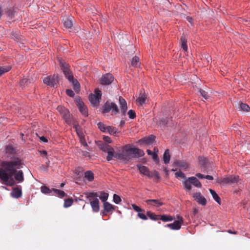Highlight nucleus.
Masks as SVG:
<instances>
[{
  "label": "nucleus",
  "mask_w": 250,
  "mask_h": 250,
  "mask_svg": "<svg viewBox=\"0 0 250 250\" xmlns=\"http://www.w3.org/2000/svg\"><path fill=\"white\" fill-rule=\"evenodd\" d=\"M28 83V79L26 78H23L21 80L20 82H19L20 85L21 86H23L26 84Z\"/></svg>",
  "instance_id": "obj_51"
},
{
  "label": "nucleus",
  "mask_w": 250,
  "mask_h": 250,
  "mask_svg": "<svg viewBox=\"0 0 250 250\" xmlns=\"http://www.w3.org/2000/svg\"><path fill=\"white\" fill-rule=\"evenodd\" d=\"M205 178H206L208 180H212L213 179V178L212 176H210V175H207L205 176Z\"/></svg>",
  "instance_id": "obj_60"
},
{
  "label": "nucleus",
  "mask_w": 250,
  "mask_h": 250,
  "mask_svg": "<svg viewBox=\"0 0 250 250\" xmlns=\"http://www.w3.org/2000/svg\"><path fill=\"white\" fill-rule=\"evenodd\" d=\"M115 158L125 161L129 160V156L125 151V147L122 153H115Z\"/></svg>",
  "instance_id": "obj_20"
},
{
  "label": "nucleus",
  "mask_w": 250,
  "mask_h": 250,
  "mask_svg": "<svg viewBox=\"0 0 250 250\" xmlns=\"http://www.w3.org/2000/svg\"><path fill=\"white\" fill-rule=\"evenodd\" d=\"M125 121H121L120 122L121 125H123L125 124Z\"/></svg>",
  "instance_id": "obj_64"
},
{
  "label": "nucleus",
  "mask_w": 250,
  "mask_h": 250,
  "mask_svg": "<svg viewBox=\"0 0 250 250\" xmlns=\"http://www.w3.org/2000/svg\"><path fill=\"white\" fill-rule=\"evenodd\" d=\"M184 189L187 191H190L191 190V185L195 187L201 188L202 184L200 181L195 177H189L188 179H186L183 183Z\"/></svg>",
  "instance_id": "obj_4"
},
{
  "label": "nucleus",
  "mask_w": 250,
  "mask_h": 250,
  "mask_svg": "<svg viewBox=\"0 0 250 250\" xmlns=\"http://www.w3.org/2000/svg\"><path fill=\"white\" fill-rule=\"evenodd\" d=\"M199 161L201 165L203 166H205L206 163L207 162V159L202 157H200L199 158Z\"/></svg>",
  "instance_id": "obj_50"
},
{
  "label": "nucleus",
  "mask_w": 250,
  "mask_h": 250,
  "mask_svg": "<svg viewBox=\"0 0 250 250\" xmlns=\"http://www.w3.org/2000/svg\"><path fill=\"white\" fill-rule=\"evenodd\" d=\"M99 147L101 149H102L104 152H107L109 150V148H112V147L107 145L106 143H102L99 145Z\"/></svg>",
  "instance_id": "obj_36"
},
{
  "label": "nucleus",
  "mask_w": 250,
  "mask_h": 250,
  "mask_svg": "<svg viewBox=\"0 0 250 250\" xmlns=\"http://www.w3.org/2000/svg\"><path fill=\"white\" fill-rule=\"evenodd\" d=\"M160 219L164 222L171 221L174 219V218L171 216H167L166 215H160Z\"/></svg>",
  "instance_id": "obj_37"
},
{
  "label": "nucleus",
  "mask_w": 250,
  "mask_h": 250,
  "mask_svg": "<svg viewBox=\"0 0 250 250\" xmlns=\"http://www.w3.org/2000/svg\"><path fill=\"white\" fill-rule=\"evenodd\" d=\"M239 108L241 110L248 112L250 110V107L246 104L240 103L239 104Z\"/></svg>",
  "instance_id": "obj_33"
},
{
  "label": "nucleus",
  "mask_w": 250,
  "mask_h": 250,
  "mask_svg": "<svg viewBox=\"0 0 250 250\" xmlns=\"http://www.w3.org/2000/svg\"><path fill=\"white\" fill-rule=\"evenodd\" d=\"M59 62L61 69L65 77L72 83L74 90L76 92H79L80 89V84L76 79H74L72 73L69 68V64L62 59H59Z\"/></svg>",
  "instance_id": "obj_2"
},
{
  "label": "nucleus",
  "mask_w": 250,
  "mask_h": 250,
  "mask_svg": "<svg viewBox=\"0 0 250 250\" xmlns=\"http://www.w3.org/2000/svg\"><path fill=\"white\" fill-rule=\"evenodd\" d=\"M152 156L153 159L155 161H158V155L156 152H153Z\"/></svg>",
  "instance_id": "obj_56"
},
{
  "label": "nucleus",
  "mask_w": 250,
  "mask_h": 250,
  "mask_svg": "<svg viewBox=\"0 0 250 250\" xmlns=\"http://www.w3.org/2000/svg\"><path fill=\"white\" fill-rule=\"evenodd\" d=\"M137 167L141 174L146 175L149 178H152L151 172L149 171V169L146 167L141 165H137Z\"/></svg>",
  "instance_id": "obj_14"
},
{
  "label": "nucleus",
  "mask_w": 250,
  "mask_h": 250,
  "mask_svg": "<svg viewBox=\"0 0 250 250\" xmlns=\"http://www.w3.org/2000/svg\"><path fill=\"white\" fill-rule=\"evenodd\" d=\"M110 111L113 114H116L119 112V109L114 103L107 101L103 106V112L104 113H108Z\"/></svg>",
  "instance_id": "obj_7"
},
{
  "label": "nucleus",
  "mask_w": 250,
  "mask_h": 250,
  "mask_svg": "<svg viewBox=\"0 0 250 250\" xmlns=\"http://www.w3.org/2000/svg\"><path fill=\"white\" fill-rule=\"evenodd\" d=\"M114 77L111 74L107 73L103 75L101 79V83L103 85H108L112 83Z\"/></svg>",
  "instance_id": "obj_12"
},
{
  "label": "nucleus",
  "mask_w": 250,
  "mask_h": 250,
  "mask_svg": "<svg viewBox=\"0 0 250 250\" xmlns=\"http://www.w3.org/2000/svg\"><path fill=\"white\" fill-rule=\"evenodd\" d=\"M107 153V156L106 160L107 161H110L112 160L113 158H115L114 149L113 147L109 148V150L106 152Z\"/></svg>",
  "instance_id": "obj_27"
},
{
  "label": "nucleus",
  "mask_w": 250,
  "mask_h": 250,
  "mask_svg": "<svg viewBox=\"0 0 250 250\" xmlns=\"http://www.w3.org/2000/svg\"><path fill=\"white\" fill-rule=\"evenodd\" d=\"M132 208L136 212H138V213L142 211H144V210L142 209L141 208H140L139 206H137L135 204H132L131 205Z\"/></svg>",
  "instance_id": "obj_45"
},
{
  "label": "nucleus",
  "mask_w": 250,
  "mask_h": 250,
  "mask_svg": "<svg viewBox=\"0 0 250 250\" xmlns=\"http://www.w3.org/2000/svg\"><path fill=\"white\" fill-rule=\"evenodd\" d=\"M125 151L129 156V159L130 157L139 158L145 155L144 151L137 148H132L125 146Z\"/></svg>",
  "instance_id": "obj_5"
},
{
  "label": "nucleus",
  "mask_w": 250,
  "mask_h": 250,
  "mask_svg": "<svg viewBox=\"0 0 250 250\" xmlns=\"http://www.w3.org/2000/svg\"><path fill=\"white\" fill-rule=\"evenodd\" d=\"M173 165L174 166L179 167L184 170H187L188 167V165L186 162L179 160L175 161L173 164Z\"/></svg>",
  "instance_id": "obj_19"
},
{
  "label": "nucleus",
  "mask_w": 250,
  "mask_h": 250,
  "mask_svg": "<svg viewBox=\"0 0 250 250\" xmlns=\"http://www.w3.org/2000/svg\"><path fill=\"white\" fill-rule=\"evenodd\" d=\"M113 198L114 202L117 204H119L122 201L121 197L116 194H114Z\"/></svg>",
  "instance_id": "obj_43"
},
{
  "label": "nucleus",
  "mask_w": 250,
  "mask_h": 250,
  "mask_svg": "<svg viewBox=\"0 0 250 250\" xmlns=\"http://www.w3.org/2000/svg\"><path fill=\"white\" fill-rule=\"evenodd\" d=\"M193 197L195 199L197 202L202 205L205 206L207 204L206 198L202 195L200 192H196L193 194Z\"/></svg>",
  "instance_id": "obj_13"
},
{
  "label": "nucleus",
  "mask_w": 250,
  "mask_h": 250,
  "mask_svg": "<svg viewBox=\"0 0 250 250\" xmlns=\"http://www.w3.org/2000/svg\"><path fill=\"white\" fill-rule=\"evenodd\" d=\"M74 127L75 128L76 131L77 132V135H78L79 138L84 137V134L82 131V130L80 129V128L79 127L78 125H75Z\"/></svg>",
  "instance_id": "obj_39"
},
{
  "label": "nucleus",
  "mask_w": 250,
  "mask_h": 250,
  "mask_svg": "<svg viewBox=\"0 0 250 250\" xmlns=\"http://www.w3.org/2000/svg\"><path fill=\"white\" fill-rule=\"evenodd\" d=\"M73 203V200L72 198H68L64 200V207L68 208L70 207Z\"/></svg>",
  "instance_id": "obj_40"
},
{
  "label": "nucleus",
  "mask_w": 250,
  "mask_h": 250,
  "mask_svg": "<svg viewBox=\"0 0 250 250\" xmlns=\"http://www.w3.org/2000/svg\"><path fill=\"white\" fill-rule=\"evenodd\" d=\"M84 177L89 182L92 181L94 179V174L90 170L87 171L84 173Z\"/></svg>",
  "instance_id": "obj_32"
},
{
  "label": "nucleus",
  "mask_w": 250,
  "mask_h": 250,
  "mask_svg": "<svg viewBox=\"0 0 250 250\" xmlns=\"http://www.w3.org/2000/svg\"><path fill=\"white\" fill-rule=\"evenodd\" d=\"M175 175V177L176 178H179V177L182 178H185V174L181 171L176 172Z\"/></svg>",
  "instance_id": "obj_49"
},
{
  "label": "nucleus",
  "mask_w": 250,
  "mask_h": 250,
  "mask_svg": "<svg viewBox=\"0 0 250 250\" xmlns=\"http://www.w3.org/2000/svg\"><path fill=\"white\" fill-rule=\"evenodd\" d=\"M41 191L44 194H50L52 195L53 190V188L50 189L48 187L45 186H43L41 187Z\"/></svg>",
  "instance_id": "obj_34"
},
{
  "label": "nucleus",
  "mask_w": 250,
  "mask_h": 250,
  "mask_svg": "<svg viewBox=\"0 0 250 250\" xmlns=\"http://www.w3.org/2000/svg\"><path fill=\"white\" fill-rule=\"evenodd\" d=\"M21 190L19 188H13L12 191L11 193V196L17 199L21 197Z\"/></svg>",
  "instance_id": "obj_23"
},
{
  "label": "nucleus",
  "mask_w": 250,
  "mask_h": 250,
  "mask_svg": "<svg viewBox=\"0 0 250 250\" xmlns=\"http://www.w3.org/2000/svg\"><path fill=\"white\" fill-rule=\"evenodd\" d=\"M63 25L65 27L67 28H71L72 25V22L71 20L68 19V18L63 19Z\"/></svg>",
  "instance_id": "obj_38"
},
{
  "label": "nucleus",
  "mask_w": 250,
  "mask_h": 250,
  "mask_svg": "<svg viewBox=\"0 0 250 250\" xmlns=\"http://www.w3.org/2000/svg\"><path fill=\"white\" fill-rule=\"evenodd\" d=\"M137 216L138 217H139L140 219L142 220H146L147 219L146 215L144 213H141V212L138 213Z\"/></svg>",
  "instance_id": "obj_52"
},
{
  "label": "nucleus",
  "mask_w": 250,
  "mask_h": 250,
  "mask_svg": "<svg viewBox=\"0 0 250 250\" xmlns=\"http://www.w3.org/2000/svg\"><path fill=\"white\" fill-rule=\"evenodd\" d=\"M53 195L57 196L58 197L61 198L64 197L65 196V193L62 190L55 188H53Z\"/></svg>",
  "instance_id": "obj_26"
},
{
  "label": "nucleus",
  "mask_w": 250,
  "mask_h": 250,
  "mask_svg": "<svg viewBox=\"0 0 250 250\" xmlns=\"http://www.w3.org/2000/svg\"><path fill=\"white\" fill-rule=\"evenodd\" d=\"M40 139V141L42 142L47 143L48 142V140L47 139V138L43 136L41 137Z\"/></svg>",
  "instance_id": "obj_57"
},
{
  "label": "nucleus",
  "mask_w": 250,
  "mask_h": 250,
  "mask_svg": "<svg viewBox=\"0 0 250 250\" xmlns=\"http://www.w3.org/2000/svg\"><path fill=\"white\" fill-rule=\"evenodd\" d=\"M11 67L9 66L0 67V76L9 71Z\"/></svg>",
  "instance_id": "obj_41"
},
{
  "label": "nucleus",
  "mask_w": 250,
  "mask_h": 250,
  "mask_svg": "<svg viewBox=\"0 0 250 250\" xmlns=\"http://www.w3.org/2000/svg\"><path fill=\"white\" fill-rule=\"evenodd\" d=\"M151 172L152 177H154L157 179H159L160 178L159 173L157 171L154 170Z\"/></svg>",
  "instance_id": "obj_48"
},
{
  "label": "nucleus",
  "mask_w": 250,
  "mask_h": 250,
  "mask_svg": "<svg viewBox=\"0 0 250 250\" xmlns=\"http://www.w3.org/2000/svg\"><path fill=\"white\" fill-rule=\"evenodd\" d=\"M146 152H147V153L148 155H152L153 153V152H152L150 150H149V149H147V151H146Z\"/></svg>",
  "instance_id": "obj_61"
},
{
  "label": "nucleus",
  "mask_w": 250,
  "mask_h": 250,
  "mask_svg": "<svg viewBox=\"0 0 250 250\" xmlns=\"http://www.w3.org/2000/svg\"><path fill=\"white\" fill-rule=\"evenodd\" d=\"M95 94H91L88 97L89 100L93 106H98L100 103V100L101 99L102 92L101 90L96 89L95 91Z\"/></svg>",
  "instance_id": "obj_6"
},
{
  "label": "nucleus",
  "mask_w": 250,
  "mask_h": 250,
  "mask_svg": "<svg viewBox=\"0 0 250 250\" xmlns=\"http://www.w3.org/2000/svg\"><path fill=\"white\" fill-rule=\"evenodd\" d=\"M170 155L168 149H166L163 155V160L165 164H168L170 161Z\"/></svg>",
  "instance_id": "obj_31"
},
{
  "label": "nucleus",
  "mask_w": 250,
  "mask_h": 250,
  "mask_svg": "<svg viewBox=\"0 0 250 250\" xmlns=\"http://www.w3.org/2000/svg\"><path fill=\"white\" fill-rule=\"evenodd\" d=\"M6 152L7 153L13 154L15 152V149L12 146H8L6 148Z\"/></svg>",
  "instance_id": "obj_46"
},
{
  "label": "nucleus",
  "mask_w": 250,
  "mask_h": 250,
  "mask_svg": "<svg viewBox=\"0 0 250 250\" xmlns=\"http://www.w3.org/2000/svg\"><path fill=\"white\" fill-rule=\"evenodd\" d=\"M147 216L151 220L156 221L160 219V215L155 214L154 213L150 211H147Z\"/></svg>",
  "instance_id": "obj_29"
},
{
  "label": "nucleus",
  "mask_w": 250,
  "mask_h": 250,
  "mask_svg": "<svg viewBox=\"0 0 250 250\" xmlns=\"http://www.w3.org/2000/svg\"><path fill=\"white\" fill-rule=\"evenodd\" d=\"M89 199L92 210L94 212H98L100 209L99 201L97 198L99 194L97 192H86L84 193Z\"/></svg>",
  "instance_id": "obj_3"
},
{
  "label": "nucleus",
  "mask_w": 250,
  "mask_h": 250,
  "mask_svg": "<svg viewBox=\"0 0 250 250\" xmlns=\"http://www.w3.org/2000/svg\"><path fill=\"white\" fill-rule=\"evenodd\" d=\"M187 38L186 36L183 35L180 40L181 46V48L185 51H187L188 50L187 46Z\"/></svg>",
  "instance_id": "obj_25"
},
{
  "label": "nucleus",
  "mask_w": 250,
  "mask_h": 250,
  "mask_svg": "<svg viewBox=\"0 0 250 250\" xmlns=\"http://www.w3.org/2000/svg\"><path fill=\"white\" fill-rule=\"evenodd\" d=\"M196 176L198 178H200V179H203V178H205V176L204 175L202 174L199 173H197V174H196Z\"/></svg>",
  "instance_id": "obj_58"
},
{
  "label": "nucleus",
  "mask_w": 250,
  "mask_h": 250,
  "mask_svg": "<svg viewBox=\"0 0 250 250\" xmlns=\"http://www.w3.org/2000/svg\"><path fill=\"white\" fill-rule=\"evenodd\" d=\"M131 66L135 67H137L140 66V59L137 56H134L131 60Z\"/></svg>",
  "instance_id": "obj_28"
},
{
  "label": "nucleus",
  "mask_w": 250,
  "mask_h": 250,
  "mask_svg": "<svg viewBox=\"0 0 250 250\" xmlns=\"http://www.w3.org/2000/svg\"><path fill=\"white\" fill-rule=\"evenodd\" d=\"M199 92H200L201 95L202 96V97L203 98H204L205 99L207 100L209 98V95L208 94V92H207L202 89H200Z\"/></svg>",
  "instance_id": "obj_42"
},
{
  "label": "nucleus",
  "mask_w": 250,
  "mask_h": 250,
  "mask_svg": "<svg viewBox=\"0 0 250 250\" xmlns=\"http://www.w3.org/2000/svg\"><path fill=\"white\" fill-rule=\"evenodd\" d=\"M237 179L236 177L230 176L222 179V182L226 184H231L236 182Z\"/></svg>",
  "instance_id": "obj_24"
},
{
  "label": "nucleus",
  "mask_w": 250,
  "mask_h": 250,
  "mask_svg": "<svg viewBox=\"0 0 250 250\" xmlns=\"http://www.w3.org/2000/svg\"><path fill=\"white\" fill-rule=\"evenodd\" d=\"M155 138L154 135H151L146 138H144L140 140L139 142L140 144L145 143L146 144L150 145L154 141Z\"/></svg>",
  "instance_id": "obj_21"
},
{
  "label": "nucleus",
  "mask_w": 250,
  "mask_h": 250,
  "mask_svg": "<svg viewBox=\"0 0 250 250\" xmlns=\"http://www.w3.org/2000/svg\"><path fill=\"white\" fill-rule=\"evenodd\" d=\"M80 142H81V143L82 144V145H83L84 146H87V143H86V142L85 141V140L84 139V137H83V138H80Z\"/></svg>",
  "instance_id": "obj_55"
},
{
  "label": "nucleus",
  "mask_w": 250,
  "mask_h": 250,
  "mask_svg": "<svg viewBox=\"0 0 250 250\" xmlns=\"http://www.w3.org/2000/svg\"><path fill=\"white\" fill-rule=\"evenodd\" d=\"M146 202L148 205H151L157 208L160 207L164 204L161 200L158 199H148L146 200Z\"/></svg>",
  "instance_id": "obj_16"
},
{
  "label": "nucleus",
  "mask_w": 250,
  "mask_h": 250,
  "mask_svg": "<svg viewBox=\"0 0 250 250\" xmlns=\"http://www.w3.org/2000/svg\"><path fill=\"white\" fill-rule=\"evenodd\" d=\"M147 98V95L145 91H141L138 98L136 100V102L139 105L142 106L146 104Z\"/></svg>",
  "instance_id": "obj_15"
},
{
  "label": "nucleus",
  "mask_w": 250,
  "mask_h": 250,
  "mask_svg": "<svg viewBox=\"0 0 250 250\" xmlns=\"http://www.w3.org/2000/svg\"><path fill=\"white\" fill-rule=\"evenodd\" d=\"M100 199L101 200L104 202L105 203L106 202V200L108 199V193L105 192L104 191H101L100 193V195L99 196Z\"/></svg>",
  "instance_id": "obj_35"
},
{
  "label": "nucleus",
  "mask_w": 250,
  "mask_h": 250,
  "mask_svg": "<svg viewBox=\"0 0 250 250\" xmlns=\"http://www.w3.org/2000/svg\"><path fill=\"white\" fill-rule=\"evenodd\" d=\"M209 191H210V193H211V194L212 195V196L213 198L214 199V200L216 202H217L219 204H221L220 198L218 196V195L216 193V192L211 189H209Z\"/></svg>",
  "instance_id": "obj_30"
},
{
  "label": "nucleus",
  "mask_w": 250,
  "mask_h": 250,
  "mask_svg": "<svg viewBox=\"0 0 250 250\" xmlns=\"http://www.w3.org/2000/svg\"><path fill=\"white\" fill-rule=\"evenodd\" d=\"M66 93L67 95L71 97H73L74 96V93L71 89H67L66 90Z\"/></svg>",
  "instance_id": "obj_53"
},
{
  "label": "nucleus",
  "mask_w": 250,
  "mask_h": 250,
  "mask_svg": "<svg viewBox=\"0 0 250 250\" xmlns=\"http://www.w3.org/2000/svg\"><path fill=\"white\" fill-rule=\"evenodd\" d=\"M177 220L175 221L173 223L167 224L166 227H168L173 230L179 229L184 222V220L182 217L180 216H177Z\"/></svg>",
  "instance_id": "obj_11"
},
{
  "label": "nucleus",
  "mask_w": 250,
  "mask_h": 250,
  "mask_svg": "<svg viewBox=\"0 0 250 250\" xmlns=\"http://www.w3.org/2000/svg\"><path fill=\"white\" fill-rule=\"evenodd\" d=\"M59 78L58 74H54L53 76H49L45 77L43 82L44 83L47 84L50 87H55L57 85L59 82Z\"/></svg>",
  "instance_id": "obj_9"
},
{
  "label": "nucleus",
  "mask_w": 250,
  "mask_h": 250,
  "mask_svg": "<svg viewBox=\"0 0 250 250\" xmlns=\"http://www.w3.org/2000/svg\"><path fill=\"white\" fill-rule=\"evenodd\" d=\"M21 164V161L18 158L10 161H3L1 163L2 167L0 168V179L2 184L10 187L15 185V181L13 176L19 183L24 181L22 171H17Z\"/></svg>",
  "instance_id": "obj_1"
},
{
  "label": "nucleus",
  "mask_w": 250,
  "mask_h": 250,
  "mask_svg": "<svg viewBox=\"0 0 250 250\" xmlns=\"http://www.w3.org/2000/svg\"><path fill=\"white\" fill-rule=\"evenodd\" d=\"M127 114L130 119H133L136 117L135 112L134 110H133L132 109H130L128 111Z\"/></svg>",
  "instance_id": "obj_44"
},
{
  "label": "nucleus",
  "mask_w": 250,
  "mask_h": 250,
  "mask_svg": "<svg viewBox=\"0 0 250 250\" xmlns=\"http://www.w3.org/2000/svg\"><path fill=\"white\" fill-rule=\"evenodd\" d=\"M187 20L190 23H192V18L189 17H187Z\"/></svg>",
  "instance_id": "obj_62"
},
{
  "label": "nucleus",
  "mask_w": 250,
  "mask_h": 250,
  "mask_svg": "<svg viewBox=\"0 0 250 250\" xmlns=\"http://www.w3.org/2000/svg\"><path fill=\"white\" fill-rule=\"evenodd\" d=\"M78 106L79 107L80 111L84 116L86 117L88 116V111L86 107L84 105L82 101H80L78 103Z\"/></svg>",
  "instance_id": "obj_18"
},
{
  "label": "nucleus",
  "mask_w": 250,
  "mask_h": 250,
  "mask_svg": "<svg viewBox=\"0 0 250 250\" xmlns=\"http://www.w3.org/2000/svg\"><path fill=\"white\" fill-rule=\"evenodd\" d=\"M103 140L105 142H107V143H112V141L110 139V138L108 136H104L103 137Z\"/></svg>",
  "instance_id": "obj_54"
},
{
  "label": "nucleus",
  "mask_w": 250,
  "mask_h": 250,
  "mask_svg": "<svg viewBox=\"0 0 250 250\" xmlns=\"http://www.w3.org/2000/svg\"><path fill=\"white\" fill-rule=\"evenodd\" d=\"M119 100L121 112L123 113V115H125V113L127 109L126 102L125 100L122 97H119Z\"/></svg>",
  "instance_id": "obj_17"
},
{
  "label": "nucleus",
  "mask_w": 250,
  "mask_h": 250,
  "mask_svg": "<svg viewBox=\"0 0 250 250\" xmlns=\"http://www.w3.org/2000/svg\"><path fill=\"white\" fill-rule=\"evenodd\" d=\"M42 156H45L47 155V152L45 150L41 151Z\"/></svg>",
  "instance_id": "obj_59"
},
{
  "label": "nucleus",
  "mask_w": 250,
  "mask_h": 250,
  "mask_svg": "<svg viewBox=\"0 0 250 250\" xmlns=\"http://www.w3.org/2000/svg\"><path fill=\"white\" fill-rule=\"evenodd\" d=\"M57 109L63 119L65 120V122L68 124H71L72 123V119L69 110L62 106H58Z\"/></svg>",
  "instance_id": "obj_10"
},
{
  "label": "nucleus",
  "mask_w": 250,
  "mask_h": 250,
  "mask_svg": "<svg viewBox=\"0 0 250 250\" xmlns=\"http://www.w3.org/2000/svg\"><path fill=\"white\" fill-rule=\"evenodd\" d=\"M153 152H156L157 154L158 152V149L156 147H154L153 148Z\"/></svg>",
  "instance_id": "obj_63"
},
{
  "label": "nucleus",
  "mask_w": 250,
  "mask_h": 250,
  "mask_svg": "<svg viewBox=\"0 0 250 250\" xmlns=\"http://www.w3.org/2000/svg\"><path fill=\"white\" fill-rule=\"evenodd\" d=\"M103 206L104 210L105 212H106V213L112 212L113 210H115V208H116V207L113 206L112 205H111L108 202L104 203Z\"/></svg>",
  "instance_id": "obj_22"
},
{
  "label": "nucleus",
  "mask_w": 250,
  "mask_h": 250,
  "mask_svg": "<svg viewBox=\"0 0 250 250\" xmlns=\"http://www.w3.org/2000/svg\"><path fill=\"white\" fill-rule=\"evenodd\" d=\"M97 125L102 132L108 133L110 135H114L117 132V129L115 127L106 125L102 122L98 123Z\"/></svg>",
  "instance_id": "obj_8"
},
{
  "label": "nucleus",
  "mask_w": 250,
  "mask_h": 250,
  "mask_svg": "<svg viewBox=\"0 0 250 250\" xmlns=\"http://www.w3.org/2000/svg\"><path fill=\"white\" fill-rule=\"evenodd\" d=\"M159 124L161 125H166L168 124V120L167 118H162L159 122Z\"/></svg>",
  "instance_id": "obj_47"
}]
</instances>
